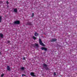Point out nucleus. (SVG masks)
Instances as JSON below:
<instances>
[{"instance_id": "f3484780", "label": "nucleus", "mask_w": 77, "mask_h": 77, "mask_svg": "<svg viewBox=\"0 0 77 77\" xmlns=\"http://www.w3.org/2000/svg\"><path fill=\"white\" fill-rule=\"evenodd\" d=\"M54 76H55V75H56V72H54Z\"/></svg>"}, {"instance_id": "f03ea898", "label": "nucleus", "mask_w": 77, "mask_h": 77, "mask_svg": "<svg viewBox=\"0 0 77 77\" xmlns=\"http://www.w3.org/2000/svg\"><path fill=\"white\" fill-rule=\"evenodd\" d=\"M43 65V68H44L46 69V70H48V67H47V64H45V63H44Z\"/></svg>"}, {"instance_id": "ddd939ff", "label": "nucleus", "mask_w": 77, "mask_h": 77, "mask_svg": "<svg viewBox=\"0 0 77 77\" xmlns=\"http://www.w3.org/2000/svg\"><path fill=\"white\" fill-rule=\"evenodd\" d=\"M2 21V16H0V23H1Z\"/></svg>"}, {"instance_id": "dca6fc26", "label": "nucleus", "mask_w": 77, "mask_h": 77, "mask_svg": "<svg viewBox=\"0 0 77 77\" xmlns=\"http://www.w3.org/2000/svg\"><path fill=\"white\" fill-rule=\"evenodd\" d=\"M33 16H34V13H32V15L31 16V17H33Z\"/></svg>"}, {"instance_id": "4be33fe9", "label": "nucleus", "mask_w": 77, "mask_h": 77, "mask_svg": "<svg viewBox=\"0 0 77 77\" xmlns=\"http://www.w3.org/2000/svg\"><path fill=\"white\" fill-rule=\"evenodd\" d=\"M8 43H10V42L9 41H8Z\"/></svg>"}, {"instance_id": "5701e85b", "label": "nucleus", "mask_w": 77, "mask_h": 77, "mask_svg": "<svg viewBox=\"0 0 77 77\" xmlns=\"http://www.w3.org/2000/svg\"><path fill=\"white\" fill-rule=\"evenodd\" d=\"M0 55H1V53L0 52Z\"/></svg>"}, {"instance_id": "9b49d317", "label": "nucleus", "mask_w": 77, "mask_h": 77, "mask_svg": "<svg viewBox=\"0 0 77 77\" xmlns=\"http://www.w3.org/2000/svg\"><path fill=\"white\" fill-rule=\"evenodd\" d=\"M14 12H17V8H15L14 9Z\"/></svg>"}, {"instance_id": "aec40b11", "label": "nucleus", "mask_w": 77, "mask_h": 77, "mask_svg": "<svg viewBox=\"0 0 77 77\" xmlns=\"http://www.w3.org/2000/svg\"><path fill=\"white\" fill-rule=\"evenodd\" d=\"M4 75V74H2L1 75V77H3V76Z\"/></svg>"}, {"instance_id": "9d476101", "label": "nucleus", "mask_w": 77, "mask_h": 77, "mask_svg": "<svg viewBox=\"0 0 77 77\" xmlns=\"http://www.w3.org/2000/svg\"><path fill=\"white\" fill-rule=\"evenodd\" d=\"M38 35H39V34H38V33L35 32V36H38Z\"/></svg>"}, {"instance_id": "423d86ee", "label": "nucleus", "mask_w": 77, "mask_h": 77, "mask_svg": "<svg viewBox=\"0 0 77 77\" xmlns=\"http://www.w3.org/2000/svg\"><path fill=\"white\" fill-rule=\"evenodd\" d=\"M41 50H45V51H47V49L45 48V47H42L41 48Z\"/></svg>"}, {"instance_id": "4468645a", "label": "nucleus", "mask_w": 77, "mask_h": 77, "mask_svg": "<svg viewBox=\"0 0 77 77\" xmlns=\"http://www.w3.org/2000/svg\"><path fill=\"white\" fill-rule=\"evenodd\" d=\"M20 69H22V70H23V69H24V67H21L20 68Z\"/></svg>"}, {"instance_id": "a211bd4d", "label": "nucleus", "mask_w": 77, "mask_h": 77, "mask_svg": "<svg viewBox=\"0 0 77 77\" xmlns=\"http://www.w3.org/2000/svg\"><path fill=\"white\" fill-rule=\"evenodd\" d=\"M22 76H26V75H24V74H22Z\"/></svg>"}, {"instance_id": "6ab92c4d", "label": "nucleus", "mask_w": 77, "mask_h": 77, "mask_svg": "<svg viewBox=\"0 0 77 77\" xmlns=\"http://www.w3.org/2000/svg\"><path fill=\"white\" fill-rule=\"evenodd\" d=\"M23 60H26V58H25V57H24L23 58Z\"/></svg>"}, {"instance_id": "7ed1b4c3", "label": "nucleus", "mask_w": 77, "mask_h": 77, "mask_svg": "<svg viewBox=\"0 0 77 77\" xmlns=\"http://www.w3.org/2000/svg\"><path fill=\"white\" fill-rule=\"evenodd\" d=\"M14 24H19L20 23V22L18 20H16L14 22Z\"/></svg>"}, {"instance_id": "f8f14e48", "label": "nucleus", "mask_w": 77, "mask_h": 77, "mask_svg": "<svg viewBox=\"0 0 77 77\" xmlns=\"http://www.w3.org/2000/svg\"><path fill=\"white\" fill-rule=\"evenodd\" d=\"M35 47H38V45L37 44H35Z\"/></svg>"}, {"instance_id": "0eeeda50", "label": "nucleus", "mask_w": 77, "mask_h": 77, "mask_svg": "<svg viewBox=\"0 0 77 77\" xmlns=\"http://www.w3.org/2000/svg\"><path fill=\"white\" fill-rule=\"evenodd\" d=\"M0 38H2V39L3 38V34L0 33Z\"/></svg>"}, {"instance_id": "2eb2a0df", "label": "nucleus", "mask_w": 77, "mask_h": 77, "mask_svg": "<svg viewBox=\"0 0 77 77\" xmlns=\"http://www.w3.org/2000/svg\"><path fill=\"white\" fill-rule=\"evenodd\" d=\"M33 39H36V37H35L34 36H33Z\"/></svg>"}, {"instance_id": "20e7f679", "label": "nucleus", "mask_w": 77, "mask_h": 77, "mask_svg": "<svg viewBox=\"0 0 77 77\" xmlns=\"http://www.w3.org/2000/svg\"><path fill=\"white\" fill-rule=\"evenodd\" d=\"M57 40V39L56 38H53L51 40V42H54Z\"/></svg>"}, {"instance_id": "412c9836", "label": "nucleus", "mask_w": 77, "mask_h": 77, "mask_svg": "<svg viewBox=\"0 0 77 77\" xmlns=\"http://www.w3.org/2000/svg\"><path fill=\"white\" fill-rule=\"evenodd\" d=\"M6 3H7L8 4H9V2H8V1H7Z\"/></svg>"}, {"instance_id": "f257e3e1", "label": "nucleus", "mask_w": 77, "mask_h": 77, "mask_svg": "<svg viewBox=\"0 0 77 77\" xmlns=\"http://www.w3.org/2000/svg\"><path fill=\"white\" fill-rule=\"evenodd\" d=\"M39 43L40 44V45H42L43 47H44V46H45V45H44V44L42 42V41H41V38L39 39Z\"/></svg>"}, {"instance_id": "39448f33", "label": "nucleus", "mask_w": 77, "mask_h": 77, "mask_svg": "<svg viewBox=\"0 0 77 77\" xmlns=\"http://www.w3.org/2000/svg\"><path fill=\"white\" fill-rule=\"evenodd\" d=\"M27 24L29 26H32V22H28L27 23Z\"/></svg>"}, {"instance_id": "6e6552de", "label": "nucleus", "mask_w": 77, "mask_h": 77, "mask_svg": "<svg viewBox=\"0 0 77 77\" xmlns=\"http://www.w3.org/2000/svg\"><path fill=\"white\" fill-rule=\"evenodd\" d=\"M7 69L8 71H11V68H10L9 66H7Z\"/></svg>"}, {"instance_id": "1a4fd4ad", "label": "nucleus", "mask_w": 77, "mask_h": 77, "mask_svg": "<svg viewBox=\"0 0 77 77\" xmlns=\"http://www.w3.org/2000/svg\"><path fill=\"white\" fill-rule=\"evenodd\" d=\"M30 75L33 76V77H35V75L34 74V73L32 72L30 73Z\"/></svg>"}]
</instances>
